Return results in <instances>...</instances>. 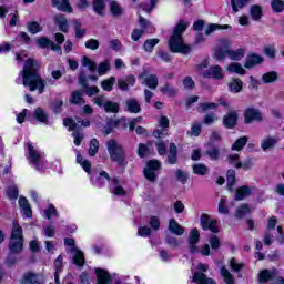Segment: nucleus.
Returning a JSON list of instances; mask_svg holds the SVG:
<instances>
[{"label":"nucleus","mask_w":284,"mask_h":284,"mask_svg":"<svg viewBox=\"0 0 284 284\" xmlns=\"http://www.w3.org/2000/svg\"><path fill=\"white\" fill-rule=\"evenodd\" d=\"M263 119V112H261L257 108L250 106L244 111V123L247 125L254 123V121H256V123H262Z\"/></svg>","instance_id":"8"},{"label":"nucleus","mask_w":284,"mask_h":284,"mask_svg":"<svg viewBox=\"0 0 284 284\" xmlns=\"http://www.w3.org/2000/svg\"><path fill=\"white\" fill-rule=\"evenodd\" d=\"M202 77L204 79H216L217 81L225 79V74H223V68L220 65H212L210 69L202 73Z\"/></svg>","instance_id":"14"},{"label":"nucleus","mask_w":284,"mask_h":284,"mask_svg":"<svg viewBox=\"0 0 284 284\" xmlns=\"http://www.w3.org/2000/svg\"><path fill=\"white\" fill-rule=\"evenodd\" d=\"M106 150L109 156L118 168L125 170L128 168V159L125 155V149L116 140L112 139L106 142Z\"/></svg>","instance_id":"3"},{"label":"nucleus","mask_w":284,"mask_h":284,"mask_svg":"<svg viewBox=\"0 0 284 284\" xmlns=\"http://www.w3.org/2000/svg\"><path fill=\"white\" fill-rule=\"evenodd\" d=\"M69 102L72 105H84L85 99H83V93L81 91H73L71 93Z\"/></svg>","instance_id":"36"},{"label":"nucleus","mask_w":284,"mask_h":284,"mask_svg":"<svg viewBox=\"0 0 284 284\" xmlns=\"http://www.w3.org/2000/svg\"><path fill=\"white\" fill-rule=\"evenodd\" d=\"M263 61H265V59L263 57H261L256 53H251L246 58L244 68H246V70H252V68H254V65H261V63H263Z\"/></svg>","instance_id":"19"},{"label":"nucleus","mask_w":284,"mask_h":284,"mask_svg":"<svg viewBox=\"0 0 284 284\" xmlns=\"http://www.w3.org/2000/svg\"><path fill=\"white\" fill-rule=\"evenodd\" d=\"M114 83H116V78L111 77L101 82V88L105 90V92H112V88H114Z\"/></svg>","instance_id":"54"},{"label":"nucleus","mask_w":284,"mask_h":284,"mask_svg":"<svg viewBox=\"0 0 284 284\" xmlns=\"http://www.w3.org/2000/svg\"><path fill=\"white\" fill-rule=\"evenodd\" d=\"M190 24L183 20H181L176 24L173 31V34L169 39L170 52L179 53V54H190V52H192V47L183 42V33L185 32V30H187Z\"/></svg>","instance_id":"2"},{"label":"nucleus","mask_w":284,"mask_h":284,"mask_svg":"<svg viewBox=\"0 0 284 284\" xmlns=\"http://www.w3.org/2000/svg\"><path fill=\"white\" fill-rule=\"evenodd\" d=\"M110 71V60H105L104 62H101L98 67V74L99 77H103V74H108Z\"/></svg>","instance_id":"61"},{"label":"nucleus","mask_w":284,"mask_h":284,"mask_svg":"<svg viewBox=\"0 0 284 284\" xmlns=\"http://www.w3.org/2000/svg\"><path fill=\"white\" fill-rule=\"evenodd\" d=\"M247 141H250V138H247V135L239 138L232 144L231 150H233V152H241V150H243V148H245V145H247Z\"/></svg>","instance_id":"37"},{"label":"nucleus","mask_w":284,"mask_h":284,"mask_svg":"<svg viewBox=\"0 0 284 284\" xmlns=\"http://www.w3.org/2000/svg\"><path fill=\"white\" fill-rule=\"evenodd\" d=\"M109 12L114 19H120V17H123V14H125V9L121 7L118 1L113 0L109 4Z\"/></svg>","instance_id":"20"},{"label":"nucleus","mask_w":284,"mask_h":284,"mask_svg":"<svg viewBox=\"0 0 284 284\" xmlns=\"http://www.w3.org/2000/svg\"><path fill=\"white\" fill-rule=\"evenodd\" d=\"M53 8L60 10V12H72V6H70V0H51Z\"/></svg>","instance_id":"29"},{"label":"nucleus","mask_w":284,"mask_h":284,"mask_svg":"<svg viewBox=\"0 0 284 284\" xmlns=\"http://www.w3.org/2000/svg\"><path fill=\"white\" fill-rule=\"evenodd\" d=\"M34 119L39 121V123H43L44 125H50V115L45 113V110L41 108H37L33 112Z\"/></svg>","instance_id":"28"},{"label":"nucleus","mask_w":284,"mask_h":284,"mask_svg":"<svg viewBox=\"0 0 284 284\" xmlns=\"http://www.w3.org/2000/svg\"><path fill=\"white\" fill-rule=\"evenodd\" d=\"M27 159L30 165L38 170V172H43V153H40L30 142L27 143Z\"/></svg>","instance_id":"5"},{"label":"nucleus","mask_w":284,"mask_h":284,"mask_svg":"<svg viewBox=\"0 0 284 284\" xmlns=\"http://www.w3.org/2000/svg\"><path fill=\"white\" fill-rule=\"evenodd\" d=\"M246 214H250V205L247 203L242 204L235 210V219H245Z\"/></svg>","instance_id":"50"},{"label":"nucleus","mask_w":284,"mask_h":284,"mask_svg":"<svg viewBox=\"0 0 284 284\" xmlns=\"http://www.w3.org/2000/svg\"><path fill=\"white\" fill-rule=\"evenodd\" d=\"M73 30L75 32V39H83L85 37L87 30L83 28L81 21L73 20Z\"/></svg>","instance_id":"42"},{"label":"nucleus","mask_w":284,"mask_h":284,"mask_svg":"<svg viewBox=\"0 0 284 284\" xmlns=\"http://www.w3.org/2000/svg\"><path fill=\"white\" fill-rule=\"evenodd\" d=\"M217 212L219 214H225V216H227V214H230V209L227 207V197L222 196L219 205H217Z\"/></svg>","instance_id":"52"},{"label":"nucleus","mask_w":284,"mask_h":284,"mask_svg":"<svg viewBox=\"0 0 284 284\" xmlns=\"http://www.w3.org/2000/svg\"><path fill=\"white\" fill-rule=\"evenodd\" d=\"M27 30L30 34H39V32H43V27L37 21H30L27 22Z\"/></svg>","instance_id":"49"},{"label":"nucleus","mask_w":284,"mask_h":284,"mask_svg":"<svg viewBox=\"0 0 284 284\" xmlns=\"http://www.w3.org/2000/svg\"><path fill=\"white\" fill-rule=\"evenodd\" d=\"M124 105L125 110L128 112H131V114H139V112H141V103H139V100L134 98L128 99L124 102Z\"/></svg>","instance_id":"25"},{"label":"nucleus","mask_w":284,"mask_h":284,"mask_svg":"<svg viewBox=\"0 0 284 284\" xmlns=\"http://www.w3.org/2000/svg\"><path fill=\"white\" fill-rule=\"evenodd\" d=\"M50 108L54 114H61L63 110V100L53 99L50 102Z\"/></svg>","instance_id":"51"},{"label":"nucleus","mask_w":284,"mask_h":284,"mask_svg":"<svg viewBox=\"0 0 284 284\" xmlns=\"http://www.w3.org/2000/svg\"><path fill=\"white\" fill-rule=\"evenodd\" d=\"M247 196H252V187L243 185L235 190L234 201H244Z\"/></svg>","instance_id":"22"},{"label":"nucleus","mask_w":284,"mask_h":284,"mask_svg":"<svg viewBox=\"0 0 284 284\" xmlns=\"http://www.w3.org/2000/svg\"><path fill=\"white\" fill-rule=\"evenodd\" d=\"M199 241H201V233H199V229H192L189 233L187 237V250L190 254H196L199 252Z\"/></svg>","instance_id":"10"},{"label":"nucleus","mask_w":284,"mask_h":284,"mask_svg":"<svg viewBox=\"0 0 284 284\" xmlns=\"http://www.w3.org/2000/svg\"><path fill=\"white\" fill-rule=\"evenodd\" d=\"M97 152H99V140L92 139L89 145V156H97Z\"/></svg>","instance_id":"62"},{"label":"nucleus","mask_w":284,"mask_h":284,"mask_svg":"<svg viewBox=\"0 0 284 284\" xmlns=\"http://www.w3.org/2000/svg\"><path fill=\"white\" fill-rule=\"evenodd\" d=\"M193 174H197V176H205L210 172L207 165L203 163H196L192 165Z\"/></svg>","instance_id":"41"},{"label":"nucleus","mask_w":284,"mask_h":284,"mask_svg":"<svg viewBox=\"0 0 284 284\" xmlns=\"http://www.w3.org/2000/svg\"><path fill=\"white\" fill-rule=\"evenodd\" d=\"M204 155L209 156L211 161H219L221 159V150L217 146H212L205 151Z\"/></svg>","instance_id":"48"},{"label":"nucleus","mask_w":284,"mask_h":284,"mask_svg":"<svg viewBox=\"0 0 284 284\" xmlns=\"http://www.w3.org/2000/svg\"><path fill=\"white\" fill-rule=\"evenodd\" d=\"M227 71L231 73H236L242 75L246 73L245 69H243V65H241V63H237V62H232L231 64H229Z\"/></svg>","instance_id":"53"},{"label":"nucleus","mask_w":284,"mask_h":284,"mask_svg":"<svg viewBox=\"0 0 284 284\" xmlns=\"http://www.w3.org/2000/svg\"><path fill=\"white\" fill-rule=\"evenodd\" d=\"M53 21L55 26H58L60 32H64V34H68V32H70V24L68 23V18H65V16L57 14L53 17Z\"/></svg>","instance_id":"18"},{"label":"nucleus","mask_w":284,"mask_h":284,"mask_svg":"<svg viewBox=\"0 0 284 284\" xmlns=\"http://www.w3.org/2000/svg\"><path fill=\"white\" fill-rule=\"evenodd\" d=\"M18 205L19 207H21L27 219H32V206H30V202H28V199H26V196H19Z\"/></svg>","instance_id":"26"},{"label":"nucleus","mask_w":284,"mask_h":284,"mask_svg":"<svg viewBox=\"0 0 284 284\" xmlns=\"http://www.w3.org/2000/svg\"><path fill=\"white\" fill-rule=\"evenodd\" d=\"M40 68L39 61L29 58L20 74L24 88H28L30 92H37L38 90L39 94H43L45 92V80L39 73Z\"/></svg>","instance_id":"1"},{"label":"nucleus","mask_w":284,"mask_h":284,"mask_svg":"<svg viewBox=\"0 0 284 284\" xmlns=\"http://www.w3.org/2000/svg\"><path fill=\"white\" fill-rule=\"evenodd\" d=\"M278 81V72L270 71L262 75V82L265 84L276 83Z\"/></svg>","instance_id":"40"},{"label":"nucleus","mask_w":284,"mask_h":284,"mask_svg":"<svg viewBox=\"0 0 284 284\" xmlns=\"http://www.w3.org/2000/svg\"><path fill=\"white\" fill-rule=\"evenodd\" d=\"M220 272H221V276L224 280V283H226V284H236V281L234 280V275H232V273H230L227 267L222 266Z\"/></svg>","instance_id":"47"},{"label":"nucleus","mask_w":284,"mask_h":284,"mask_svg":"<svg viewBox=\"0 0 284 284\" xmlns=\"http://www.w3.org/2000/svg\"><path fill=\"white\" fill-rule=\"evenodd\" d=\"M120 104L118 102H112L108 100L104 104V112L111 114H119Z\"/></svg>","instance_id":"45"},{"label":"nucleus","mask_w":284,"mask_h":284,"mask_svg":"<svg viewBox=\"0 0 284 284\" xmlns=\"http://www.w3.org/2000/svg\"><path fill=\"white\" fill-rule=\"evenodd\" d=\"M165 243L172 250H179V247H181V245H183V242L181 241V239H179L172 234L165 235Z\"/></svg>","instance_id":"30"},{"label":"nucleus","mask_w":284,"mask_h":284,"mask_svg":"<svg viewBox=\"0 0 284 284\" xmlns=\"http://www.w3.org/2000/svg\"><path fill=\"white\" fill-rule=\"evenodd\" d=\"M226 183L229 192H234V185H236V171L234 169L226 172Z\"/></svg>","instance_id":"33"},{"label":"nucleus","mask_w":284,"mask_h":284,"mask_svg":"<svg viewBox=\"0 0 284 284\" xmlns=\"http://www.w3.org/2000/svg\"><path fill=\"white\" fill-rule=\"evenodd\" d=\"M276 143H278V138L268 135L262 140L261 150H263V152H267V150H274V148H276Z\"/></svg>","instance_id":"23"},{"label":"nucleus","mask_w":284,"mask_h":284,"mask_svg":"<svg viewBox=\"0 0 284 284\" xmlns=\"http://www.w3.org/2000/svg\"><path fill=\"white\" fill-rule=\"evenodd\" d=\"M179 156V149L176 148V144L171 143L169 146V155H168V163L171 165H176Z\"/></svg>","instance_id":"32"},{"label":"nucleus","mask_w":284,"mask_h":284,"mask_svg":"<svg viewBox=\"0 0 284 284\" xmlns=\"http://www.w3.org/2000/svg\"><path fill=\"white\" fill-rule=\"evenodd\" d=\"M175 178H176V181H180V183L185 185V183H187V179H190V173H187V171H183L181 169H178L175 171Z\"/></svg>","instance_id":"55"},{"label":"nucleus","mask_w":284,"mask_h":284,"mask_svg":"<svg viewBox=\"0 0 284 284\" xmlns=\"http://www.w3.org/2000/svg\"><path fill=\"white\" fill-rule=\"evenodd\" d=\"M253 165H254V159L248 158L244 162H237L236 164H234V168H236V170H241V168H243V170H250Z\"/></svg>","instance_id":"60"},{"label":"nucleus","mask_w":284,"mask_h":284,"mask_svg":"<svg viewBox=\"0 0 284 284\" xmlns=\"http://www.w3.org/2000/svg\"><path fill=\"white\" fill-rule=\"evenodd\" d=\"M161 170V162L159 160H151L146 162V168L143 171L144 178L150 183H156V172Z\"/></svg>","instance_id":"7"},{"label":"nucleus","mask_w":284,"mask_h":284,"mask_svg":"<svg viewBox=\"0 0 284 284\" xmlns=\"http://www.w3.org/2000/svg\"><path fill=\"white\" fill-rule=\"evenodd\" d=\"M68 254H72V263L78 267H83L85 265V256L83 255L82 251L79 248H69Z\"/></svg>","instance_id":"16"},{"label":"nucleus","mask_w":284,"mask_h":284,"mask_svg":"<svg viewBox=\"0 0 284 284\" xmlns=\"http://www.w3.org/2000/svg\"><path fill=\"white\" fill-rule=\"evenodd\" d=\"M159 41L160 40L158 38L145 40L143 44L145 52H152V50H154V47L159 45Z\"/></svg>","instance_id":"58"},{"label":"nucleus","mask_w":284,"mask_h":284,"mask_svg":"<svg viewBox=\"0 0 284 284\" xmlns=\"http://www.w3.org/2000/svg\"><path fill=\"white\" fill-rule=\"evenodd\" d=\"M95 284H110L112 281L110 273L103 268H95Z\"/></svg>","instance_id":"21"},{"label":"nucleus","mask_w":284,"mask_h":284,"mask_svg":"<svg viewBox=\"0 0 284 284\" xmlns=\"http://www.w3.org/2000/svg\"><path fill=\"white\" fill-rule=\"evenodd\" d=\"M210 270V265L199 263L197 264V271L193 274V283L196 284H216V281L212 277H207L205 275V272Z\"/></svg>","instance_id":"6"},{"label":"nucleus","mask_w":284,"mask_h":284,"mask_svg":"<svg viewBox=\"0 0 284 284\" xmlns=\"http://www.w3.org/2000/svg\"><path fill=\"white\" fill-rule=\"evenodd\" d=\"M92 8L95 14L99 17H105V1L104 0H93Z\"/></svg>","instance_id":"34"},{"label":"nucleus","mask_w":284,"mask_h":284,"mask_svg":"<svg viewBox=\"0 0 284 284\" xmlns=\"http://www.w3.org/2000/svg\"><path fill=\"white\" fill-rule=\"evenodd\" d=\"M230 24H214L211 23L207 26V28L204 30V34H206V37H210V34H214V32H216V30H230Z\"/></svg>","instance_id":"39"},{"label":"nucleus","mask_w":284,"mask_h":284,"mask_svg":"<svg viewBox=\"0 0 284 284\" xmlns=\"http://www.w3.org/2000/svg\"><path fill=\"white\" fill-rule=\"evenodd\" d=\"M168 231L170 234H173V236H183V234H185V227L179 224L175 219L169 220Z\"/></svg>","instance_id":"17"},{"label":"nucleus","mask_w":284,"mask_h":284,"mask_svg":"<svg viewBox=\"0 0 284 284\" xmlns=\"http://www.w3.org/2000/svg\"><path fill=\"white\" fill-rule=\"evenodd\" d=\"M9 252L21 254L23 252V229L19 223L13 222L9 241Z\"/></svg>","instance_id":"4"},{"label":"nucleus","mask_w":284,"mask_h":284,"mask_svg":"<svg viewBox=\"0 0 284 284\" xmlns=\"http://www.w3.org/2000/svg\"><path fill=\"white\" fill-rule=\"evenodd\" d=\"M260 283H270V281H274V278H278V270L264 268L258 273Z\"/></svg>","instance_id":"15"},{"label":"nucleus","mask_w":284,"mask_h":284,"mask_svg":"<svg viewBox=\"0 0 284 284\" xmlns=\"http://www.w3.org/2000/svg\"><path fill=\"white\" fill-rule=\"evenodd\" d=\"M43 214L47 221H52V216L59 219V211H57V207L53 204H49L48 207L44 209Z\"/></svg>","instance_id":"43"},{"label":"nucleus","mask_w":284,"mask_h":284,"mask_svg":"<svg viewBox=\"0 0 284 284\" xmlns=\"http://www.w3.org/2000/svg\"><path fill=\"white\" fill-rule=\"evenodd\" d=\"M134 83H136V78L134 75H128L125 79L118 80V88L123 92H128L130 85H134Z\"/></svg>","instance_id":"27"},{"label":"nucleus","mask_w":284,"mask_h":284,"mask_svg":"<svg viewBox=\"0 0 284 284\" xmlns=\"http://www.w3.org/2000/svg\"><path fill=\"white\" fill-rule=\"evenodd\" d=\"M230 52V41L226 39L220 40V47L214 49V59L216 61L225 60V57H229Z\"/></svg>","instance_id":"12"},{"label":"nucleus","mask_w":284,"mask_h":284,"mask_svg":"<svg viewBox=\"0 0 284 284\" xmlns=\"http://www.w3.org/2000/svg\"><path fill=\"white\" fill-rule=\"evenodd\" d=\"M271 9L275 14H281L284 10V1L283 0H272L271 1Z\"/></svg>","instance_id":"56"},{"label":"nucleus","mask_w":284,"mask_h":284,"mask_svg":"<svg viewBox=\"0 0 284 284\" xmlns=\"http://www.w3.org/2000/svg\"><path fill=\"white\" fill-rule=\"evenodd\" d=\"M6 195L9 201H17V199H19V186H17L16 184L8 186Z\"/></svg>","instance_id":"44"},{"label":"nucleus","mask_w":284,"mask_h":284,"mask_svg":"<svg viewBox=\"0 0 284 284\" xmlns=\"http://www.w3.org/2000/svg\"><path fill=\"white\" fill-rule=\"evenodd\" d=\"M111 192L114 196H125V189L122 187L121 180H119V178H112Z\"/></svg>","instance_id":"24"},{"label":"nucleus","mask_w":284,"mask_h":284,"mask_svg":"<svg viewBox=\"0 0 284 284\" xmlns=\"http://www.w3.org/2000/svg\"><path fill=\"white\" fill-rule=\"evenodd\" d=\"M229 90L234 94H239V92H243V80L235 78L229 82Z\"/></svg>","instance_id":"31"},{"label":"nucleus","mask_w":284,"mask_h":284,"mask_svg":"<svg viewBox=\"0 0 284 284\" xmlns=\"http://www.w3.org/2000/svg\"><path fill=\"white\" fill-rule=\"evenodd\" d=\"M222 121L227 130H234L235 125H239V113L235 110H229Z\"/></svg>","instance_id":"13"},{"label":"nucleus","mask_w":284,"mask_h":284,"mask_svg":"<svg viewBox=\"0 0 284 284\" xmlns=\"http://www.w3.org/2000/svg\"><path fill=\"white\" fill-rule=\"evenodd\" d=\"M250 14H251V19H253V21H261V19H263V7H261L258 4L251 6Z\"/></svg>","instance_id":"35"},{"label":"nucleus","mask_w":284,"mask_h":284,"mask_svg":"<svg viewBox=\"0 0 284 284\" xmlns=\"http://www.w3.org/2000/svg\"><path fill=\"white\" fill-rule=\"evenodd\" d=\"M243 57H245V49L240 48L235 51L229 49V58L231 59V61H241Z\"/></svg>","instance_id":"46"},{"label":"nucleus","mask_w":284,"mask_h":284,"mask_svg":"<svg viewBox=\"0 0 284 284\" xmlns=\"http://www.w3.org/2000/svg\"><path fill=\"white\" fill-rule=\"evenodd\" d=\"M138 79H142V85H146L149 90H156L159 88V77L156 74H149L148 69L143 68L142 72L138 75Z\"/></svg>","instance_id":"9"},{"label":"nucleus","mask_w":284,"mask_h":284,"mask_svg":"<svg viewBox=\"0 0 284 284\" xmlns=\"http://www.w3.org/2000/svg\"><path fill=\"white\" fill-rule=\"evenodd\" d=\"M92 103L98 105V108H105V103H108V98L105 95H98L92 99Z\"/></svg>","instance_id":"64"},{"label":"nucleus","mask_w":284,"mask_h":284,"mask_svg":"<svg viewBox=\"0 0 284 284\" xmlns=\"http://www.w3.org/2000/svg\"><path fill=\"white\" fill-rule=\"evenodd\" d=\"M37 45H39V48H42V49L50 48V45H52V40H50L47 37L38 38Z\"/></svg>","instance_id":"63"},{"label":"nucleus","mask_w":284,"mask_h":284,"mask_svg":"<svg viewBox=\"0 0 284 284\" xmlns=\"http://www.w3.org/2000/svg\"><path fill=\"white\" fill-rule=\"evenodd\" d=\"M216 220H212L209 214H202L200 217V225L204 232L209 230L213 234H219L220 230L219 226H216Z\"/></svg>","instance_id":"11"},{"label":"nucleus","mask_w":284,"mask_h":284,"mask_svg":"<svg viewBox=\"0 0 284 284\" xmlns=\"http://www.w3.org/2000/svg\"><path fill=\"white\" fill-rule=\"evenodd\" d=\"M21 284H43L41 281H39V275L37 273H26L23 275Z\"/></svg>","instance_id":"38"},{"label":"nucleus","mask_w":284,"mask_h":284,"mask_svg":"<svg viewBox=\"0 0 284 284\" xmlns=\"http://www.w3.org/2000/svg\"><path fill=\"white\" fill-rule=\"evenodd\" d=\"M209 245L211 246L213 252H216L221 248V240L216 235H211L209 239Z\"/></svg>","instance_id":"59"},{"label":"nucleus","mask_w":284,"mask_h":284,"mask_svg":"<svg viewBox=\"0 0 284 284\" xmlns=\"http://www.w3.org/2000/svg\"><path fill=\"white\" fill-rule=\"evenodd\" d=\"M251 0H231V6L233 12H239V9L242 10V8H245L247 3H250Z\"/></svg>","instance_id":"57"}]
</instances>
